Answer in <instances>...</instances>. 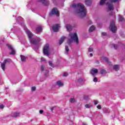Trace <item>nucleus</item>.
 Listing matches in <instances>:
<instances>
[{"label": "nucleus", "mask_w": 125, "mask_h": 125, "mask_svg": "<svg viewBox=\"0 0 125 125\" xmlns=\"http://www.w3.org/2000/svg\"><path fill=\"white\" fill-rule=\"evenodd\" d=\"M41 61H45V59H44V58H41Z\"/></svg>", "instance_id": "ea45409f"}, {"label": "nucleus", "mask_w": 125, "mask_h": 125, "mask_svg": "<svg viewBox=\"0 0 125 125\" xmlns=\"http://www.w3.org/2000/svg\"><path fill=\"white\" fill-rule=\"evenodd\" d=\"M102 36H107V33H106L105 32H103L102 33Z\"/></svg>", "instance_id": "72a5a7b5"}, {"label": "nucleus", "mask_w": 125, "mask_h": 125, "mask_svg": "<svg viewBox=\"0 0 125 125\" xmlns=\"http://www.w3.org/2000/svg\"><path fill=\"white\" fill-rule=\"evenodd\" d=\"M42 113H43V110H40V114H42Z\"/></svg>", "instance_id": "79ce46f5"}, {"label": "nucleus", "mask_w": 125, "mask_h": 125, "mask_svg": "<svg viewBox=\"0 0 125 125\" xmlns=\"http://www.w3.org/2000/svg\"><path fill=\"white\" fill-rule=\"evenodd\" d=\"M49 64L50 65V66H51V67H53V63H52V62H49Z\"/></svg>", "instance_id": "c756f323"}, {"label": "nucleus", "mask_w": 125, "mask_h": 125, "mask_svg": "<svg viewBox=\"0 0 125 125\" xmlns=\"http://www.w3.org/2000/svg\"><path fill=\"white\" fill-rule=\"evenodd\" d=\"M112 14H110V15H114V14H115V13H114V12H112Z\"/></svg>", "instance_id": "a18cd8bd"}, {"label": "nucleus", "mask_w": 125, "mask_h": 125, "mask_svg": "<svg viewBox=\"0 0 125 125\" xmlns=\"http://www.w3.org/2000/svg\"><path fill=\"white\" fill-rule=\"evenodd\" d=\"M65 51H66V54L68 53L69 52V47L68 46H65Z\"/></svg>", "instance_id": "bb28decb"}, {"label": "nucleus", "mask_w": 125, "mask_h": 125, "mask_svg": "<svg viewBox=\"0 0 125 125\" xmlns=\"http://www.w3.org/2000/svg\"><path fill=\"white\" fill-rule=\"evenodd\" d=\"M49 15L51 16V15H56V16H59V11L56 8H54L51 12L49 13Z\"/></svg>", "instance_id": "0eeeda50"}, {"label": "nucleus", "mask_w": 125, "mask_h": 125, "mask_svg": "<svg viewBox=\"0 0 125 125\" xmlns=\"http://www.w3.org/2000/svg\"><path fill=\"white\" fill-rule=\"evenodd\" d=\"M119 0H101L100 2V5H103L106 3V5H108V8L109 10H113L114 9V6L112 3H109V1L111 2H117Z\"/></svg>", "instance_id": "7ed1b4c3"}, {"label": "nucleus", "mask_w": 125, "mask_h": 125, "mask_svg": "<svg viewBox=\"0 0 125 125\" xmlns=\"http://www.w3.org/2000/svg\"><path fill=\"white\" fill-rule=\"evenodd\" d=\"M109 29L112 33H116L117 31V27L115 25V21L111 22Z\"/></svg>", "instance_id": "423d86ee"}, {"label": "nucleus", "mask_w": 125, "mask_h": 125, "mask_svg": "<svg viewBox=\"0 0 125 125\" xmlns=\"http://www.w3.org/2000/svg\"><path fill=\"white\" fill-rule=\"evenodd\" d=\"M59 24H55L53 26H52V29L54 32H58V30H59Z\"/></svg>", "instance_id": "1a4fd4ad"}, {"label": "nucleus", "mask_w": 125, "mask_h": 125, "mask_svg": "<svg viewBox=\"0 0 125 125\" xmlns=\"http://www.w3.org/2000/svg\"><path fill=\"white\" fill-rule=\"evenodd\" d=\"M42 31V28L41 26H39L36 28V32L37 33H41Z\"/></svg>", "instance_id": "2eb2a0df"}, {"label": "nucleus", "mask_w": 125, "mask_h": 125, "mask_svg": "<svg viewBox=\"0 0 125 125\" xmlns=\"http://www.w3.org/2000/svg\"><path fill=\"white\" fill-rule=\"evenodd\" d=\"M102 75H104V74H106V70L104 69H102L101 72Z\"/></svg>", "instance_id": "a878e982"}, {"label": "nucleus", "mask_w": 125, "mask_h": 125, "mask_svg": "<svg viewBox=\"0 0 125 125\" xmlns=\"http://www.w3.org/2000/svg\"><path fill=\"white\" fill-rule=\"evenodd\" d=\"M85 108H90V107H91V105H89V104H86L85 105Z\"/></svg>", "instance_id": "7c9ffc66"}, {"label": "nucleus", "mask_w": 125, "mask_h": 125, "mask_svg": "<svg viewBox=\"0 0 125 125\" xmlns=\"http://www.w3.org/2000/svg\"><path fill=\"white\" fill-rule=\"evenodd\" d=\"M82 83H83L82 78H79L77 81V84H82Z\"/></svg>", "instance_id": "6ab92c4d"}, {"label": "nucleus", "mask_w": 125, "mask_h": 125, "mask_svg": "<svg viewBox=\"0 0 125 125\" xmlns=\"http://www.w3.org/2000/svg\"><path fill=\"white\" fill-rule=\"evenodd\" d=\"M104 60H105L106 62H109V59L108 58H104Z\"/></svg>", "instance_id": "473e14b6"}, {"label": "nucleus", "mask_w": 125, "mask_h": 125, "mask_svg": "<svg viewBox=\"0 0 125 125\" xmlns=\"http://www.w3.org/2000/svg\"><path fill=\"white\" fill-rule=\"evenodd\" d=\"M3 107H4L3 104H1L0 105V109H3Z\"/></svg>", "instance_id": "e433bc0d"}, {"label": "nucleus", "mask_w": 125, "mask_h": 125, "mask_svg": "<svg viewBox=\"0 0 125 125\" xmlns=\"http://www.w3.org/2000/svg\"><path fill=\"white\" fill-rule=\"evenodd\" d=\"M50 48H49V45L48 44H46L43 48V53L44 55L48 56L50 55Z\"/></svg>", "instance_id": "39448f33"}, {"label": "nucleus", "mask_w": 125, "mask_h": 125, "mask_svg": "<svg viewBox=\"0 0 125 125\" xmlns=\"http://www.w3.org/2000/svg\"><path fill=\"white\" fill-rule=\"evenodd\" d=\"M112 46H113L114 48H115V49H117L118 48V46L117 45H116L115 44H112Z\"/></svg>", "instance_id": "c85d7f7f"}, {"label": "nucleus", "mask_w": 125, "mask_h": 125, "mask_svg": "<svg viewBox=\"0 0 125 125\" xmlns=\"http://www.w3.org/2000/svg\"><path fill=\"white\" fill-rule=\"evenodd\" d=\"M67 76H68V73H64L63 74V77H67Z\"/></svg>", "instance_id": "c9c22d12"}, {"label": "nucleus", "mask_w": 125, "mask_h": 125, "mask_svg": "<svg viewBox=\"0 0 125 125\" xmlns=\"http://www.w3.org/2000/svg\"><path fill=\"white\" fill-rule=\"evenodd\" d=\"M7 46L10 49H11V50H12V52L10 53V54H11V55L15 54V50H14V49H13V48H12V46H11V45L8 44H7Z\"/></svg>", "instance_id": "9d476101"}, {"label": "nucleus", "mask_w": 125, "mask_h": 125, "mask_svg": "<svg viewBox=\"0 0 125 125\" xmlns=\"http://www.w3.org/2000/svg\"><path fill=\"white\" fill-rule=\"evenodd\" d=\"M21 60L22 62L26 61V57L23 55H21Z\"/></svg>", "instance_id": "5701e85b"}, {"label": "nucleus", "mask_w": 125, "mask_h": 125, "mask_svg": "<svg viewBox=\"0 0 125 125\" xmlns=\"http://www.w3.org/2000/svg\"><path fill=\"white\" fill-rule=\"evenodd\" d=\"M69 37L71 38V39H69L67 41V43L70 44L72 42V40L74 41V42L78 44L79 43V38H78V35L77 33H70Z\"/></svg>", "instance_id": "20e7f679"}, {"label": "nucleus", "mask_w": 125, "mask_h": 125, "mask_svg": "<svg viewBox=\"0 0 125 125\" xmlns=\"http://www.w3.org/2000/svg\"><path fill=\"white\" fill-rule=\"evenodd\" d=\"M97 107L98 108V109H101V105H98V106H97Z\"/></svg>", "instance_id": "4c0bfd02"}, {"label": "nucleus", "mask_w": 125, "mask_h": 125, "mask_svg": "<svg viewBox=\"0 0 125 125\" xmlns=\"http://www.w3.org/2000/svg\"><path fill=\"white\" fill-rule=\"evenodd\" d=\"M88 99V96H84V99Z\"/></svg>", "instance_id": "58836bf2"}, {"label": "nucleus", "mask_w": 125, "mask_h": 125, "mask_svg": "<svg viewBox=\"0 0 125 125\" xmlns=\"http://www.w3.org/2000/svg\"><path fill=\"white\" fill-rule=\"evenodd\" d=\"M96 63L97 64H99V61H96Z\"/></svg>", "instance_id": "c03bdc74"}, {"label": "nucleus", "mask_w": 125, "mask_h": 125, "mask_svg": "<svg viewBox=\"0 0 125 125\" xmlns=\"http://www.w3.org/2000/svg\"><path fill=\"white\" fill-rule=\"evenodd\" d=\"M113 69L115 71H119V70H120V66L118 65H115L113 66Z\"/></svg>", "instance_id": "aec40b11"}, {"label": "nucleus", "mask_w": 125, "mask_h": 125, "mask_svg": "<svg viewBox=\"0 0 125 125\" xmlns=\"http://www.w3.org/2000/svg\"><path fill=\"white\" fill-rule=\"evenodd\" d=\"M72 7L76 10V13L79 15L81 18L84 17L86 15V13H87L86 8H85L84 5L82 3H74L72 5Z\"/></svg>", "instance_id": "f257e3e1"}, {"label": "nucleus", "mask_w": 125, "mask_h": 125, "mask_svg": "<svg viewBox=\"0 0 125 125\" xmlns=\"http://www.w3.org/2000/svg\"><path fill=\"white\" fill-rule=\"evenodd\" d=\"M57 85L59 86H63L64 85V84L61 82V81H58L57 82Z\"/></svg>", "instance_id": "4be33fe9"}, {"label": "nucleus", "mask_w": 125, "mask_h": 125, "mask_svg": "<svg viewBox=\"0 0 125 125\" xmlns=\"http://www.w3.org/2000/svg\"><path fill=\"white\" fill-rule=\"evenodd\" d=\"M70 102H71V103H74V102H76V99L75 98H71L70 99Z\"/></svg>", "instance_id": "b1692460"}, {"label": "nucleus", "mask_w": 125, "mask_h": 125, "mask_svg": "<svg viewBox=\"0 0 125 125\" xmlns=\"http://www.w3.org/2000/svg\"><path fill=\"white\" fill-rule=\"evenodd\" d=\"M119 21H124V18H123V17H122V16H121V15H119Z\"/></svg>", "instance_id": "393cba45"}, {"label": "nucleus", "mask_w": 125, "mask_h": 125, "mask_svg": "<svg viewBox=\"0 0 125 125\" xmlns=\"http://www.w3.org/2000/svg\"><path fill=\"white\" fill-rule=\"evenodd\" d=\"M39 1H40V2H42L44 5H49V2L48 1V0H38Z\"/></svg>", "instance_id": "f8f14e48"}, {"label": "nucleus", "mask_w": 125, "mask_h": 125, "mask_svg": "<svg viewBox=\"0 0 125 125\" xmlns=\"http://www.w3.org/2000/svg\"><path fill=\"white\" fill-rule=\"evenodd\" d=\"M31 90L32 91H35V90H36V87L35 86L32 87Z\"/></svg>", "instance_id": "2f4dec72"}, {"label": "nucleus", "mask_w": 125, "mask_h": 125, "mask_svg": "<svg viewBox=\"0 0 125 125\" xmlns=\"http://www.w3.org/2000/svg\"><path fill=\"white\" fill-rule=\"evenodd\" d=\"M89 52H92V51H93V48H91V47H90L88 49Z\"/></svg>", "instance_id": "cd10ccee"}, {"label": "nucleus", "mask_w": 125, "mask_h": 125, "mask_svg": "<svg viewBox=\"0 0 125 125\" xmlns=\"http://www.w3.org/2000/svg\"><path fill=\"white\" fill-rule=\"evenodd\" d=\"M24 29L27 36H28L30 42L32 44H34V45H36V44H38L40 42H41V38L39 37L32 38V37H33V34H32V32L30 31L29 29H27L25 26L24 27Z\"/></svg>", "instance_id": "f03ea898"}, {"label": "nucleus", "mask_w": 125, "mask_h": 125, "mask_svg": "<svg viewBox=\"0 0 125 125\" xmlns=\"http://www.w3.org/2000/svg\"><path fill=\"white\" fill-rule=\"evenodd\" d=\"M95 30V27L94 26H91L89 29V32H93Z\"/></svg>", "instance_id": "412c9836"}, {"label": "nucleus", "mask_w": 125, "mask_h": 125, "mask_svg": "<svg viewBox=\"0 0 125 125\" xmlns=\"http://www.w3.org/2000/svg\"><path fill=\"white\" fill-rule=\"evenodd\" d=\"M65 38H66L65 37H64V36L62 37L60 40L59 44H62V43H63V42H64V40H65Z\"/></svg>", "instance_id": "dca6fc26"}, {"label": "nucleus", "mask_w": 125, "mask_h": 125, "mask_svg": "<svg viewBox=\"0 0 125 125\" xmlns=\"http://www.w3.org/2000/svg\"><path fill=\"white\" fill-rule=\"evenodd\" d=\"M97 81H98L97 78L95 77L94 78L93 82H94L95 83H96V82H97Z\"/></svg>", "instance_id": "f704fd0d"}, {"label": "nucleus", "mask_w": 125, "mask_h": 125, "mask_svg": "<svg viewBox=\"0 0 125 125\" xmlns=\"http://www.w3.org/2000/svg\"><path fill=\"white\" fill-rule=\"evenodd\" d=\"M44 70H45V73H46V74H45V76L46 77H47V75L48 74V73H49L48 70L47 69H46V68H44L43 65H42L41 66V70L42 71H44Z\"/></svg>", "instance_id": "ddd939ff"}, {"label": "nucleus", "mask_w": 125, "mask_h": 125, "mask_svg": "<svg viewBox=\"0 0 125 125\" xmlns=\"http://www.w3.org/2000/svg\"><path fill=\"white\" fill-rule=\"evenodd\" d=\"M19 115H20V113L19 112H15L13 114H12V117H13V118H16V117H18L19 116Z\"/></svg>", "instance_id": "4468645a"}, {"label": "nucleus", "mask_w": 125, "mask_h": 125, "mask_svg": "<svg viewBox=\"0 0 125 125\" xmlns=\"http://www.w3.org/2000/svg\"><path fill=\"white\" fill-rule=\"evenodd\" d=\"M90 56L91 57L92 56H93V54H92V53H90Z\"/></svg>", "instance_id": "37998d69"}, {"label": "nucleus", "mask_w": 125, "mask_h": 125, "mask_svg": "<svg viewBox=\"0 0 125 125\" xmlns=\"http://www.w3.org/2000/svg\"><path fill=\"white\" fill-rule=\"evenodd\" d=\"M10 61H11V60L9 59H7L4 60L3 62L1 64V68L2 69L3 71H4V67H5V65H6V64H8L9 62H10Z\"/></svg>", "instance_id": "6e6552de"}, {"label": "nucleus", "mask_w": 125, "mask_h": 125, "mask_svg": "<svg viewBox=\"0 0 125 125\" xmlns=\"http://www.w3.org/2000/svg\"><path fill=\"white\" fill-rule=\"evenodd\" d=\"M97 73H98V70L95 68H93V69H92L90 72V74H91L92 76H95V75H96Z\"/></svg>", "instance_id": "9b49d317"}, {"label": "nucleus", "mask_w": 125, "mask_h": 125, "mask_svg": "<svg viewBox=\"0 0 125 125\" xmlns=\"http://www.w3.org/2000/svg\"><path fill=\"white\" fill-rule=\"evenodd\" d=\"M95 105H97V104H98V101H95L94 103Z\"/></svg>", "instance_id": "a19ab883"}, {"label": "nucleus", "mask_w": 125, "mask_h": 125, "mask_svg": "<svg viewBox=\"0 0 125 125\" xmlns=\"http://www.w3.org/2000/svg\"><path fill=\"white\" fill-rule=\"evenodd\" d=\"M65 27L67 31H71V30H72V26L70 24H66Z\"/></svg>", "instance_id": "a211bd4d"}, {"label": "nucleus", "mask_w": 125, "mask_h": 125, "mask_svg": "<svg viewBox=\"0 0 125 125\" xmlns=\"http://www.w3.org/2000/svg\"><path fill=\"white\" fill-rule=\"evenodd\" d=\"M91 0H85V3L86 5H91Z\"/></svg>", "instance_id": "f3484780"}]
</instances>
